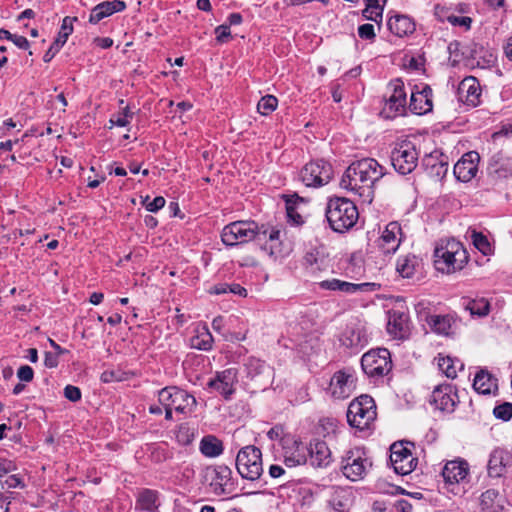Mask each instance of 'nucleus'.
<instances>
[{
    "label": "nucleus",
    "mask_w": 512,
    "mask_h": 512,
    "mask_svg": "<svg viewBox=\"0 0 512 512\" xmlns=\"http://www.w3.org/2000/svg\"><path fill=\"white\" fill-rule=\"evenodd\" d=\"M385 173V167L377 160L363 158L348 166L341 178L340 186L358 196L361 203L370 204L374 199V185Z\"/></svg>",
    "instance_id": "1"
},
{
    "label": "nucleus",
    "mask_w": 512,
    "mask_h": 512,
    "mask_svg": "<svg viewBox=\"0 0 512 512\" xmlns=\"http://www.w3.org/2000/svg\"><path fill=\"white\" fill-rule=\"evenodd\" d=\"M434 263L438 271L452 274L460 271L468 262V253L458 240H441L434 250Z\"/></svg>",
    "instance_id": "2"
},
{
    "label": "nucleus",
    "mask_w": 512,
    "mask_h": 512,
    "mask_svg": "<svg viewBox=\"0 0 512 512\" xmlns=\"http://www.w3.org/2000/svg\"><path fill=\"white\" fill-rule=\"evenodd\" d=\"M358 217V209L353 201L341 197L329 200L326 218L334 231L342 233L349 230L356 224Z\"/></svg>",
    "instance_id": "3"
},
{
    "label": "nucleus",
    "mask_w": 512,
    "mask_h": 512,
    "mask_svg": "<svg viewBox=\"0 0 512 512\" xmlns=\"http://www.w3.org/2000/svg\"><path fill=\"white\" fill-rule=\"evenodd\" d=\"M377 417L374 399L366 394L355 398L348 406L347 421L359 431L370 429Z\"/></svg>",
    "instance_id": "4"
},
{
    "label": "nucleus",
    "mask_w": 512,
    "mask_h": 512,
    "mask_svg": "<svg viewBox=\"0 0 512 512\" xmlns=\"http://www.w3.org/2000/svg\"><path fill=\"white\" fill-rule=\"evenodd\" d=\"M235 466L243 479L258 480L263 473L261 450L254 445L242 447L237 453Z\"/></svg>",
    "instance_id": "5"
},
{
    "label": "nucleus",
    "mask_w": 512,
    "mask_h": 512,
    "mask_svg": "<svg viewBox=\"0 0 512 512\" xmlns=\"http://www.w3.org/2000/svg\"><path fill=\"white\" fill-rule=\"evenodd\" d=\"M266 231H261L254 221H235L226 225L221 233L222 242L226 246H236L266 236Z\"/></svg>",
    "instance_id": "6"
},
{
    "label": "nucleus",
    "mask_w": 512,
    "mask_h": 512,
    "mask_svg": "<svg viewBox=\"0 0 512 512\" xmlns=\"http://www.w3.org/2000/svg\"><path fill=\"white\" fill-rule=\"evenodd\" d=\"M371 467L372 462L363 448H352L346 451L342 457L341 471L347 479L353 482L364 479Z\"/></svg>",
    "instance_id": "7"
},
{
    "label": "nucleus",
    "mask_w": 512,
    "mask_h": 512,
    "mask_svg": "<svg viewBox=\"0 0 512 512\" xmlns=\"http://www.w3.org/2000/svg\"><path fill=\"white\" fill-rule=\"evenodd\" d=\"M158 401L163 407L174 409L181 414L191 413L197 402L193 395L177 387H165L158 393Z\"/></svg>",
    "instance_id": "8"
},
{
    "label": "nucleus",
    "mask_w": 512,
    "mask_h": 512,
    "mask_svg": "<svg viewBox=\"0 0 512 512\" xmlns=\"http://www.w3.org/2000/svg\"><path fill=\"white\" fill-rule=\"evenodd\" d=\"M418 151L412 141L404 140L396 144L391 153V163L394 169L406 175L411 173L418 164Z\"/></svg>",
    "instance_id": "9"
},
{
    "label": "nucleus",
    "mask_w": 512,
    "mask_h": 512,
    "mask_svg": "<svg viewBox=\"0 0 512 512\" xmlns=\"http://www.w3.org/2000/svg\"><path fill=\"white\" fill-rule=\"evenodd\" d=\"M361 366L369 377H383L392 369L390 352L386 348L370 350L362 356Z\"/></svg>",
    "instance_id": "10"
},
{
    "label": "nucleus",
    "mask_w": 512,
    "mask_h": 512,
    "mask_svg": "<svg viewBox=\"0 0 512 512\" xmlns=\"http://www.w3.org/2000/svg\"><path fill=\"white\" fill-rule=\"evenodd\" d=\"M333 175L332 166L324 160L307 163L300 171V180L307 187H321L327 184Z\"/></svg>",
    "instance_id": "11"
},
{
    "label": "nucleus",
    "mask_w": 512,
    "mask_h": 512,
    "mask_svg": "<svg viewBox=\"0 0 512 512\" xmlns=\"http://www.w3.org/2000/svg\"><path fill=\"white\" fill-rule=\"evenodd\" d=\"M283 461L289 467H297L308 462V446L299 438L285 435L281 438Z\"/></svg>",
    "instance_id": "12"
},
{
    "label": "nucleus",
    "mask_w": 512,
    "mask_h": 512,
    "mask_svg": "<svg viewBox=\"0 0 512 512\" xmlns=\"http://www.w3.org/2000/svg\"><path fill=\"white\" fill-rule=\"evenodd\" d=\"M205 480L217 496L229 495L234 490L232 470L226 465L208 467L205 471Z\"/></svg>",
    "instance_id": "13"
},
{
    "label": "nucleus",
    "mask_w": 512,
    "mask_h": 512,
    "mask_svg": "<svg viewBox=\"0 0 512 512\" xmlns=\"http://www.w3.org/2000/svg\"><path fill=\"white\" fill-rule=\"evenodd\" d=\"M409 442H396L390 448V461L394 471L400 475L411 473L416 465L417 458L413 456Z\"/></svg>",
    "instance_id": "14"
},
{
    "label": "nucleus",
    "mask_w": 512,
    "mask_h": 512,
    "mask_svg": "<svg viewBox=\"0 0 512 512\" xmlns=\"http://www.w3.org/2000/svg\"><path fill=\"white\" fill-rule=\"evenodd\" d=\"M339 340L342 346L358 352L368 345L370 334L366 325L357 321L346 326Z\"/></svg>",
    "instance_id": "15"
},
{
    "label": "nucleus",
    "mask_w": 512,
    "mask_h": 512,
    "mask_svg": "<svg viewBox=\"0 0 512 512\" xmlns=\"http://www.w3.org/2000/svg\"><path fill=\"white\" fill-rule=\"evenodd\" d=\"M356 388V376L352 369L335 372L330 380L329 391L336 399L348 398Z\"/></svg>",
    "instance_id": "16"
},
{
    "label": "nucleus",
    "mask_w": 512,
    "mask_h": 512,
    "mask_svg": "<svg viewBox=\"0 0 512 512\" xmlns=\"http://www.w3.org/2000/svg\"><path fill=\"white\" fill-rule=\"evenodd\" d=\"M237 383V370L235 368H228L217 372L214 377L210 378L207 382V388L228 400L235 393Z\"/></svg>",
    "instance_id": "17"
},
{
    "label": "nucleus",
    "mask_w": 512,
    "mask_h": 512,
    "mask_svg": "<svg viewBox=\"0 0 512 512\" xmlns=\"http://www.w3.org/2000/svg\"><path fill=\"white\" fill-rule=\"evenodd\" d=\"M392 93L386 100L382 109V114L386 118H395L403 115L406 111V91L404 83L400 79H396L390 83Z\"/></svg>",
    "instance_id": "18"
},
{
    "label": "nucleus",
    "mask_w": 512,
    "mask_h": 512,
    "mask_svg": "<svg viewBox=\"0 0 512 512\" xmlns=\"http://www.w3.org/2000/svg\"><path fill=\"white\" fill-rule=\"evenodd\" d=\"M456 390L450 384H440L432 392L430 403L437 409L451 413L454 411L457 403Z\"/></svg>",
    "instance_id": "19"
},
{
    "label": "nucleus",
    "mask_w": 512,
    "mask_h": 512,
    "mask_svg": "<svg viewBox=\"0 0 512 512\" xmlns=\"http://www.w3.org/2000/svg\"><path fill=\"white\" fill-rule=\"evenodd\" d=\"M387 332L394 339H407L411 333L409 315L398 310L390 311L388 314Z\"/></svg>",
    "instance_id": "20"
},
{
    "label": "nucleus",
    "mask_w": 512,
    "mask_h": 512,
    "mask_svg": "<svg viewBox=\"0 0 512 512\" xmlns=\"http://www.w3.org/2000/svg\"><path fill=\"white\" fill-rule=\"evenodd\" d=\"M442 476L446 484L462 483L468 479L469 464L461 458L447 461L442 469Z\"/></svg>",
    "instance_id": "21"
},
{
    "label": "nucleus",
    "mask_w": 512,
    "mask_h": 512,
    "mask_svg": "<svg viewBox=\"0 0 512 512\" xmlns=\"http://www.w3.org/2000/svg\"><path fill=\"white\" fill-rule=\"evenodd\" d=\"M401 226L397 222H390L385 227L380 238L378 247L384 254H394L401 243Z\"/></svg>",
    "instance_id": "22"
},
{
    "label": "nucleus",
    "mask_w": 512,
    "mask_h": 512,
    "mask_svg": "<svg viewBox=\"0 0 512 512\" xmlns=\"http://www.w3.org/2000/svg\"><path fill=\"white\" fill-rule=\"evenodd\" d=\"M511 462L512 456L507 450L502 448L494 449L490 454L487 465L488 475L493 478L502 477L511 465Z\"/></svg>",
    "instance_id": "23"
},
{
    "label": "nucleus",
    "mask_w": 512,
    "mask_h": 512,
    "mask_svg": "<svg viewBox=\"0 0 512 512\" xmlns=\"http://www.w3.org/2000/svg\"><path fill=\"white\" fill-rule=\"evenodd\" d=\"M459 99L469 106L475 107L480 102L481 89L475 77L464 78L458 86Z\"/></svg>",
    "instance_id": "24"
},
{
    "label": "nucleus",
    "mask_w": 512,
    "mask_h": 512,
    "mask_svg": "<svg viewBox=\"0 0 512 512\" xmlns=\"http://www.w3.org/2000/svg\"><path fill=\"white\" fill-rule=\"evenodd\" d=\"M433 108L432 89L425 85L420 91H412L409 103V109L417 114L422 115L430 112Z\"/></svg>",
    "instance_id": "25"
},
{
    "label": "nucleus",
    "mask_w": 512,
    "mask_h": 512,
    "mask_svg": "<svg viewBox=\"0 0 512 512\" xmlns=\"http://www.w3.org/2000/svg\"><path fill=\"white\" fill-rule=\"evenodd\" d=\"M478 154L469 152L462 156V158L454 165L455 177L462 181H470L477 172Z\"/></svg>",
    "instance_id": "26"
},
{
    "label": "nucleus",
    "mask_w": 512,
    "mask_h": 512,
    "mask_svg": "<svg viewBox=\"0 0 512 512\" xmlns=\"http://www.w3.org/2000/svg\"><path fill=\"white\" fill-rule=\"evenodd\" d=\"M125 8L126 4L121 0L101 2L91 10L89 22L91 24H97L102 19L109 17L116 12H121Z\"/></svg>",
    "instance_id": "27"
},
{
    "label": "nucleus",
    "mask_w": 512,
    "mask_h": 512,
    "mask_svg": "<svg viewBox=\"0 0 512 512\" xmlns=\"http://www.w3.org/2000/svg\"><path fill=\"white\" fill-rule=\"evenodd\" d=\"M505 502V497L497 489H487L480 495L481 512H503Z\"/></svg>",
    "instance_id": "28"
},
{
    "label": "nucleus",
    "mask_w": 512,
    "mask_h": 512,
    "mask_svg": "<svg viewBox=\"0 0 512 512\" xmlns=\"http://www.w3.org/2000/svg\"><path fill=\"white\" fill-rule=\"evenodd\" d=\"M308 451V461L313 467H325L330 463L331 452L324 441L310 443Z\"/></svg>",
    "instance_id": "29"
},
{
    "label": "nucleus",
    "mask_w": 512,
    "mask_h": 512,
    "mask_svg": "<svg viewBox=\"0 0 512 512\" xmlns=\"http://www.w3.org/2000/svg\"><path fill=\"white\" fill-rule=\"evenodd\" d=\"M473 388L479 394H495L498 390V380L488 370L481 369L475 375Z\"/></svg>",
    "instance_id": "30"
},
{
    "label": "nucleus",
    "mask_w": 512,
    "mask_h": 512,
    "mask_svg": "<svg viewBox=\"0 0 512 512\" xmlns=\"http://www.w3.org/2000/svg\"><path fill=\"white\" fill-rule=\"evenodd\" d=\"M389 30L398 37H404L415 31L414 21L406 15H395L387 22Z\"/></svg>",
    "instance_id": "31"
},
{
    "label": "nucleus",
    "mask_w": 512,
    "mask_h": 512,
    "mask_svg": "<svg viewBox=\"0 0 512 512\" xmlns=\"http://www.w3.org/2000/svg\"><path fill=\"white\" fill-rule=\"evenodd\" d=\"M368 285H369L368 283L355 284V283H350V282L342 281V280L335 279V278L324 280L319 283V287L321 289L331 290V291H340L345 294H354L357 291L363 290Z\"/></svg>",
    "instance_id": "32"
},
{
    "label": "nucleus",
    "mask_w": 512,
    "mask_h": 512,
    "mask_svg": "<svg viewBox=\"0 0 512 512\" xmlns=\"http://www.w3.org/2000/svg\"><path fill=\"white\" fill-rule=\"evenodd\" d=\"M421 268V260L415 255L401 256L397 260L396 271L403 278H413Z\"/></svg>",
    "instance_id": "33"
},
{
    "label": "nucleus",
    "mask_w": 512,
    "mask_h": 512,
    "mask_svg": "<svg viewBox=\"0 0 512 512\" xmlns=\"http://www.w3.org/2000/svg\"><path fill=\"white\" fill-rule=\"evenodd\" d=\"M422 163L427 172L433 177L442 178L448 171V163L440 159L438 154L425 156Z\"/></svg>",
    "instance_id": "34"
},
{
    "label": "nucleus",
    "mask_w": 512,
    "mask_h": 512,
    "mask_svg": "<svg viewBox=\"0 0 512 512\" xmlns=\"http://www.w3.org/2000/svg\"><path fill=\"white\" fill-rule=\"evenodd\" d=\"M160 506L159 493L152 489H143L137 499V507L147 512H158Z\"/></svg>",
    "instance_id": "35"
},
{
    "label": "nucleus",
    "mask_w": 512,
    "mask_h": 512,
    "mask_svg": "<svg viewBox=\"0 0 512 512\" xmlns=\"http://www.w3.org/2000/svg\"><path fill=\"white\" fill-rule=\"evenodd\" d=\"M200 452L208 458H215L223 453V443L213 435L204 436L199 444Z\"/></svg>",
    "instance_id": "36"
},
{
    "label": "nucleus",
    "mask_w": 512,
    "mask_h": 512,
    "mask_svg": "<svg viewBox=\"0 0 512 512\" xmlns=\"http://www.w3.org/2000/svg\"><path fill=\"white\" fill-rule=\"evenodd\" d=\"M190 342L193 348L208 351L212 348L213 337L206 325H199L196 327L195 335Z\"/></svg>",
    "instance_id": "37"
},
{
    "label": "nucleus",
    "mask_w": 512,
    "mask_h": 512,
    "mask_svg": "<svg viewBox=\"0 0 512 512\" xmlns=\"http://www.w3.org/2000/svg\"><path fill=\"white\" fill-rule=\"evenodd\" d=\"M463 306L472 316L484 317L490 311V303L485 297L465 298Z\"/></svg>",
    "instance_id": "38"
},
{
    "label": "nucleus",
    "mask_w": 512,
    "mask_h": 512,
    "mask_svg": "<svg viewBox=\"0 0 512 512\" xmlns=\"http://www.w3.org/2000/svg\"><path fill=\"white\" fill-rule=\"evenodd\" d=\"M351 492L344 488H336L331 495L329 503L337 512H346L351 504Z\"/></svg>",
    "instance_id": "39"
},
{
    "label": "nucleus",
    "mask_w": 512,
    "mask_h": 512,
    "mask_svg": "<svg viewBox=\"0 0 512 512\" xmlns=\"http://www.w3.org/2000/svg\"><path fill=\"white\" fill-rule=\"evenodd\" d=\"M438 366L439 369L451 379H454L457 376L458 370H462L464 368V364L457 358H452L450 356L438 358Z\"/></svg>",
    "instance_id": "40"
},
{
    "label": "nucleus",
    "mask_w": 512,
    "mask_h": 512,
    "mask_svg": "<svg viewBox=\"0 0 512 512\" xmlns=\"http://www.w3.org/2000/svg\"><path fill=\"white\" fill-rule=\"evenodd\" d=\"M245 371L249 378L254 379L263 374H270V367L260 359L251 357L245 363Z\"/></svg>",
    "instance_id": "41"
},
{
    "label": "nucleus",
    "mask_w": 512,
    "mask_h": 512,
    "mask_svg": "<svg viewBox=\"0 0 512 512\" xmlns=\"http://www.w3.org/2000/svg\"><path fill=\"white\" fill-rule=\"evenodd\" d=\"M429 324L434 332L440 335H449L452 327L451 318L448 316L434 315L429 319Z\"/></svg>",
    "instance_id": "42"
},
{
    "label": "nucleus",
    "mask_w": 512,
    "mask_h": 512,
    "mask_svg": "<svg viewBox=\"0 0 512 512\" xmlns=\"http://www.w3.org/2000/svg\"><path fill=\"white\" fill-rule=\"evenodd\" d=\"M297 202L303 203V199L300 198L298 195L291 196V198L286 200V211L288 218L294 223V224H302L303 219L302 216L297 212L296 210V204Z\"/></svg>",
    "instance_id": "43"
},
{
    "label": "nucleus",
    "mask_w": 512,
    "mask_h": 512,
    "mask_svg": "<svg viewBox=\"0 0 512 512\" xmlns=\"http://www.w3.org/2000/svg\"><path fill=\"white\" fill-rule=\"evenodd\" d=\"M472 243L474 247L479 250L483 255H489L492 252V247L488 238L482 233L473 231L472 235Z\"/></svg>",
    "instance_id": "44"
},
{
    "label": "nucleus",
    "mask_w": 512,
    "mask_h": 512,
    "mask_svg": "<svg viewBox=\"0 0 512 512\" xmlns=\"http://www.w3.org/2000/svg\"><path fill=\"white\" fill-rule=\"evenodd\" d=\"M278 105V100L273 95H266L260 99L257 104V109L262 115H269L272 113Z\"/></svg>",
    "instance_id": "45"
},
{
    "label": "nucleus",
    "mask_w": 512,
    "mask_h": 512,
    "mask_svg": "<svg viewBox=\"0 0 512 512\" xmlns=\"http://www.w3.org/2000/svg\"><path fill=\"white\" fill-rule=\"evenodd\" d=\"M76 20V18H71L66 16L62 20V24L60 27V31L58 33L57 38L55 39L56 42L60 43L61 45H64L69 37V35L73 32V21Z\"/></svg>",
    "instance_id": "46"
},
{
    "label": "nucleus",
    "mask_w": 512,
    "mask_h": 512,
    "mask_svg": "<svg viewBox=\"0 0 512 512\" xmlns=\"http://www.w3.org/2000/svg\"><path fill=\"white\" fill-rule=\"evenodd\" d=\"M493 415L502 421H509L512 418V403L504 402L494 407Z\"/></svg>",
    "instance_id": "47"
},
{
    "label": "nucleus",
    "mask_w": 512,
    "mask_h": 512,
    "mask_svg": "<svg viewBox=\"0 0 512 512\" xmlns=\"http://www.w3.org/2000/svg\"><path fill=\"white\" fill-rule=\"evenodd\" d=\"M382 12L383 5L368 2L366 9L363 11V16L368 20L378 22L379 19H382Z\"/></svg>",
    "instance_id": "48"
},
{
    "label": "nucleus",
    "mask_w": 512,
    "mask_h": 512,
    "mask_svg": "<svg viewBox=\"0 0 512 512\" xmlns=\"http://www.w3.org/2000/svg\"><path fill=\"white\" fill-rule=\"evenodd\" d=\"M165 203H166V201H165L164 197H162V196H157L152 201H149V196H146L145 199L143 200V204L145 205V208L149 212H154V213L159 211L161 208H163Z\"/></svg>",
    "instance_id": "49"
},
{
    "label": "nucleus",
    "mask_w": 512,
    "mask_h": 512,
    "mask_svg": "<svg viewBox=\"0 0 512 512\" xmlns=\"http://www.w3.org/2000/svg\"><path fill=\"white\" fill-rule=\"evenodd\" d=\"M282 244L280 241H277V242H266L264 245H263V250L266 251L270 257L274 258V259H277L278 257H280L282 255Z\"/></svg>",
    "instance_id": "50"
},
{
    "label": "nucleus",
    "mask_w": 512,
    "mask_h": 512,
    "mask_svg": "<svg viewBox=\"0 0 512 512\" xmlns=\"http://www.w3.org/2000/svg\"><path fill=\"white\" fill-rule=\"evenodd\" d=\"M358 35L364 40H373L376 36L372 24H363L358 27Z\"/></svg>",
    "instance_id": "51"
},
{
    "label": "nucleus",
    "mask_w": 512,
    "mask_h": 512,
    "mask_svg": "<svg viewBox=\"0 0 512 512\" xmlns=\"http://www.w3.org/2000/svg\"><path fill=\"white\" fill-rule=\"evenodd\" d=\"M64 396L72 402H77L81 399V391L76 386L67 385L64 388Z\"/></svg>",
    "instance_id": "52"
},
{
    "label": "nucleus",
    "mask_w": 512,
    "mask_h": 512,
    "mask_svg": "<svg viewBox=\"0 0 512 512\" xmlns=\"http://www.w3.org/2000/svg\"><path fill=\"white\" fill-rule=\"evenodd\" d=\"M17 377L24 382H31L34 377L33 369L28 365H23L19 367L17 371Z\"/></svg>",
    "instance_id": "53"
},
{
    "label": "nucleus",
    "mask_w": 512,
    "mask_h": 512,
    "mask_svg": "<svg viewBox=\"0 0 512 512\" xmlns=\"http://www.w3.org/2000/svg\"><path fill=\"white\" fill-rule=\"evenodd\" d=\"M216 39L218 42H225L230 37V27L227 24L219 25L215 28Z\"/></svg>",
    "instance_id": "54"
},
{
    "label": "nucleus",
    "mask_w": 512,
    "mask_h": 512,
    "mask_svg": "<svg viewBox=\"0 0 512 512\" xmlns=\"http://www.w3.org/2000/svg\"><path fill=\"white\" fill-rule=\"evenodd\" d=\"M16 470V465L12 460L0 458V477Z\"/></svg>",
    "instance_id": "55"
},
{
    "label": "nucleus",
    "mask_w": 512,
    "mask_h": 512,
    "mask_svg": "<svg viewBox=\"0 0 512 512\" xmlns=\"http://www.w3.org/2000/svg\"><path fill=\"white\" fill-rule=\"evenodd\" d=\"M133 114H118L110 119V123L115 126L125 127L130 123Z\"/></svg>",
    "instance_id": "56"
},
{
    "label": "nucleus",
    "mask_w": 512,
    "mask_h": 512,
    "mask_svg": "<svg viewBox=\"0 0 512 512\" xmlns=\"http://www.w3.org/2000/svg\"><path fill=\"white\" fill-rule=\"evenodd\" d=\"M448 21L454 26H463L467 29L470 28L471 18L467 16H449Z\"/></svg>",
    "instance_id": "57"
},
{
    "label": "nucleus",
    "mask_w": 512,
    "mask_h": 512,
    "mask_svg": "<svg viewBox=\"0 0 512 512\" xmlns=\"http://www.w3.org/2000/svg\"><path fill=\"white\" fill-rule=\"evenodd\" d=\"M318 251L316 249L308 250L303 257V264L306 267H312L314 264L318 262Z\"/></svg>",
    "instance_id": "58"
},
{
    "label": "nucleus",
    "mask_w": 512,
    "mask_h": 512,
    "mask_svg": "<svg viewBox=\"0 0 512 512\" xmlns=\"http://www.w3.org/2000/svg\"><path fill=\"white\" fill-rule=\"evenodd\" d=\"M62 47L63 45L54 40L49 49L45 52L43 56V61L46 63L50 62Z\"/></svg>",
    "instance_id": "59"
},
{
    "label": "nucleus",
    "mask_w": 512,
    "mask_h": 512,
    "mask_svg": "<svg viewBox=\"0 0 512 512\" xmlns=\"http://www.w3.org/2000/svg\"><path fill=\"white\" fill-rule=\"evenodd\" d=\"M393 509L396 512H411L412 504L405 499H400L394 502V504L392 505V510Z\"/></svg>",
    "instance_id": "60"
},
{
    "label": "nucleus",
    "mask_w": 512,
    "mask_h": 512,
    "mask_svg": "<svg viewBox=\"0 0 512 512\" xmlns=\"http://www.w3.org/2000/svg\"><path fill=\"white\" fill-rule=\"evenodd\" d=\"M4 485H6L7 488H23L24 482L18 475H10L5 481Z\"/></svg>",
    "instance_id": "61"
},
{
    "label": "nucleus",
    "mask_w": 512,
    "mask_h": 512,
    "mask_svg": "<svg viewBox=\"0 0 512 512\" xmlns=\"http://www.w3.org/2000/svg\"><path fill=\"white\" fill-rule=\"evenodd\" d=\"M10 41L13 42L14 45L20 49H28L29 47V42L27 38L21 35L13 34L12 39Z\"/></svg>",
    "instance_id": "62"
},
{
    "label": "nucleus",
    "mask_w": 512,
    "mask_h": 512,
    "mask_svg": "<svg viewBox=\"0 0 512 512\" xmlns=\"http://www.w3.org/2000/svg\"><path fill=\"white\" fill-rule=\"evenodd\" d=\"M373 512H393L392 507L385 501L376 500L372 506Z\"/></svg>",
    "instance_id": "63"
},
{
    "label": "nucleus",
    "mask_w": 512,
    "mask_h": 512,
    "mask_svg": "<svg viewBox=\"0 0 512 512\" xmlns=\"http://www.w3.org/2000/svg\"><path fill=\"white\" fill-rule=\"evenodd\" d=\"M286 473L285 469L281 465L273 464L269 467V475L272 478H280Z\"/></svg>",
    "instance_id": "64"
}]
</instances>
